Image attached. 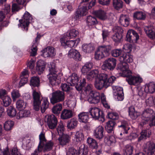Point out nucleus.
Instances as JSON below:
<instances>
[{"mask_svg": "<svg viewBox=\"0 0 155 155\" xmlns=\"http://www.w3.org/2000/svg\"><path fill=\"white\" fill-rule=\"evenodd\" d=\"M7 112L8 115L11 117H15L17 114V111L15 108L12 106L8 107Z\"/></svg>", "mask_w": 155, "mask_h": 155, "instance_id": "3c124183", "label": "nucleus"}, {"mask_svg": "<svg viewBox=\"0 0 155 155\" xmlns=\"http://www.w3.org/2000/svg\"><path fill=\"white\" fill-rule=\"evenodd\" d=\"M83 132V130L82 129H80L76 132L75 136L77 142H81L83 141L84 139Z\"/></svg>", "mask_w": 155, "mask_h": 155, "instance_id": "473e14b6", "label": "nucleus"}, {"mask_svg": "<svg viewBox=\"0 0 155 155\" xmlns=\"http://www.w3.org/2000/svg\"><path fill=\"white\" fill-rule=\"evenodd\" d=\"M68 56L70 58H72L76 61L81 60V55L80 53L77 50L71 49L69 51Z\"/></svg>", "mask_w": 155, "mask_h": 155, "instance_id": "aec40b11", "label": "nucleus"}, {"mask_svg": "<svg viewBox=\"0 0 155 155\" xmlns=\"http://www.w3.org/2000/svg\"><path fill=\"white\" fill-rule=\"evenodd\" d=\"M143 30L147 36L150 38H154L155 29L151 26H145L143 27Z\"/></svg>", "mask_w": 155, "mask_h": 155, "instance_id": "bb28decb", "label": "nucleus"}, {"mask_svg": "<svg viewBox=\"0 0 155 155\" xmlns=\"http://www.w3.org/2000/svg\"><path fill=\"white\" fill-rule=\"evenodd\" d=\"M117 93L115 97H117V99L118 101H122L124 99V94L123 89L122 88L118 87L116 89Z\"/></svg>", "mask_w": 155, "mask_h": 155, "instance_id": "ea45409f", "label": "nucleus"}, {"mask_svg": "<svg viewBox=\"0 0 155 155\" xmlns=\"http://www.w3.org/2000/svg\"><path fill=\"white\" fill-rule=\"evenodd\" d=\"M86 21L90 25H94L97 23V21L96 19L92 16L90 15L88 16L87 19Z\"/></svg>", "mask_w": 155, "mask_h": 155, "instance_id": "4d7b16f0", "label": "nucleus"}, {"mask_svg": "<svg viewBox=\"0 0 155 155\" xmlns=\"http://www.w3.org/2000/svg\"><path fill=\"white\" fill-rule=\"evenodd\" d=\"M32 19L31 15L26 11L23 15L22 19L19 20L20 24L18 25V26L21 27L27 31L28 29L29 24Z\"/></svg>", "mask_w": 155, "mask_h": 155, "instance_id": "423d86ee", "label": "nucleus"}, {"mask_svg": "<svg viewBox=\"0 0 155 155\" xmlns=\"http://www.w3.org/2000/svg\"><path fill=\"white\" fill-rule=\"evenodd\" d=\"M138 95L140 97V98L142 99H144L146 97L147 93L144 91V89L140 87L138 89Z\"/></svg>", "mask_w": 155, "mask_h": 155, "instance_id": "680f3d73", "label": "nucleus"}, {"mask_svg": "<svg viewBox=\"0 0 155 155\" xmlns=\"http://www.w3.org/2000/svg\"><path fill=\"white\" fill-rule=\"evenodd\" d=\"M30 84L33 87H38L40 84L39 78L38 77H33L31 78Z\"/></svg>", "mask_w": 155, "mask_h": 155, "instance_id": "c03bdc74", "label": "nucleus"}, {"mask_svg": "<svg viewBox=\"0 0 155 155\" xmlns=\"http://www.w3.org/2000/svg\"><path fill=\"white\" fill-rule=\"evenodd\" d=\"M78 34V31L74 29L71 30L67 32L66 36L67 38L71 39L76 37Z\"/></svg>", "mask_w": 155, "mask_h": 155, "instance_id": "37998d69", "label": "nucleus"}, {"mask_svg": "<svg viewBox=\"0 0 155 155\" xmlns=\"http://www.w3.org/2000/svg\"><path fill=\"white\" fill-rule=\"evenodd\" d=\"M101 101L103 106L107 109L110 108V106L108 104L106 100L105 96L104 93H102L101 96Z\"/></svg>", "mask_w": 155, "mask_h": 155, "instance_id": "13d9d810", "label": "nucleus"}, {"mask_svg": "<svg viewBox=\"0 0 155 155\" xmlns=\"http://www.w3.org/2000/svg\"><path fill=\"white\" fill-rule=\"evenodd\" d=\"M93 14L101 20L104 21L107 19L106 13L103 10H100L94 12Z\"/></svg>", "mask_w": 155, "mask_h": 155, "instance_id": "393cba45", "label": "nucleus"}, {"mask_svg": "<svg viewBox=\"0 0 155 155\" xmlns=\"http://www.w3.org/2000/svg\"><path fill=\"white\" fill-rule=\"evenodd\" d=\"M129 114L130 117L133 120H135L139 115V113L135 110L134 107L131 106L129 108Z\"/></svg>", "mask_w": 155, "mask_h": 155, "instance_id": "2f4dec72", "label": "nucleus"}, {"mask_svg": "<svg viewBox=\"0 0 155 155\" xmlns=\"http://www.w3.org/2000/svg\"><path fill=\"white\" fill-rule=\"evenodd\" d=\"M61 45L64 46L65 48L67 47L72 48L75 45V40H70L67 41L65 38H63L60 40Z\"/></svg>", "mask_w": 155, "mask_h": 155, "instance_id": "cd10ccee", "label": "nucleus"}, {"mask_svg": "<svg viewBox=\"0 0 155 155\" xmlns=\"http://www.w3.org/2000/svg\"><path fill=\"white\" fill-rule=\"evenodd\" d=\"M46 64L45 62L41 60L38 61L36 67V70L39 74L42 73L45 68Z\"/></svg>", "mask_w": 155, "mask_h": 155, "instance_id": "5701e85b", "label": "nucleus"}, {"mask_svg": "<svg viewBox=\"0 0 155 155\" xmlns=\"http://www.w3.org/2000/svg\"><path fill=\"white\" fill-rule=\"evenodd\" d=\"M2 99V104L3 106L5 107H7L10 105L12 102L11 98L8 96H5Z\"/></svg>", "mask_w": 155, "mask_h": 155, "instance_id": "de8ad7c7", "label": "nucleus"}, {"mask_svg": "<svg viewBox=\"0 0 155 155\" xmlns=\"http://www.w3.org/2000/svg\"><path fill=\"white\" fill-rule=\"evenodd\" d=\"M116 64L117 60L115 58H109L104 61L101 68L105 71H112L114 69Z\"/></svg>", "mask_w": 155, "mask_h": 155, "instance_id": "0eeeda50", "label": "nucleus"}, {"mask_svg": "<svg viewBox=\"0 0 155 155\" xmlns=\"http://www.w3.org/2000/svg\"><path fill=\"white\" fill-rule=\"evenodd\" d=\"M111 50V47L110 45L100 46L95 52V59L99 60L108 56Z\"/></svg>", "mask_w": 155, "mask_h": 155, "instance_id": "7ed1b4c3", "label": "nucleus"}, {"mask_svg": "<svg viewBox=\"0 0 155 155\" xmlns=\"http://www.w3.org/2000/svg\"><path fill=\"white\" fill-rule=\"evenodd\" d=\"M118 127L119 128V130L122 132L124 134H128V130H129L130 127L127 121H122L121 124L118 126Z\"/></svg>", "mask_w": 155, "mask_h": 155, "instance_id": "c85d7f7f", "label": "nucleus"}, {"mask_svg": "<svg viewBox=\"0 0 155 155\" xmlns=\"http://www.w3.org/2000/svg\"><path fill=\"white\" fill-rule=\"evenodd\" d=\"M89 0H83V1L80 3L81 6L82 5H84L87 6L88 9H90L92 6H94L95 4L96 0H92V1L90 3H88Z\"/></svg>", "mask_w": 155, "mask_h": 155, "instance_id": "8fccbe9b", "label": "nucleus"}, {"mask_svg": "<svg viewBox=\"0 0 155 155\" xmlns=\"http://www.w3.org/2000/svg\"><path fill=\"white\" fill-rule=\"evenodd\" d=\"M86 84V79L85 78H83L80 81V82L79 84L78 83V84L76 86V88L78 91L82 90Z\"/></svg>", "mask_w": 155, "mask_h": 155, "instance_id": "6e6d98bb", "label": "nucleus"}, {"mask_svg": "<svg viewBox=\"0 0 155 155\" xmlns=\"http://www.w3.org/2000/svg\"><path fill=\"white\" fill-rule=\"evenodd\" d=\"M78 124V121L77 120L73 118L68 121L67 127L70 130L73 129L77 126Z\"/></svg>", "mask_w": 155, "mask_h": 155, "instance_id": "c9c22d12", "label": "nucleus"}, {"mask_svg": "<svg viewBox=\"0 0 155 155\" xmlns=\"http://www.w3.org/2000/svg\"><path fill=\"white\" fill-rule=\"evenodd\" d=\"M150 134L149 131L147 130L143 131L141 133V135L138 138V141L140 142L143 139H146L150 137Z\"/></svg>", "mask_w": 155, "mask_h": 155, "instance_id": "49530a36", "label": "nucleus"}, {"mask_svg": "<svg viewBox=\"0 0 155 155\" xmlns=\"http://www.w3.org/2000/svg\"><path fill=\"white\" fill-rule=\"evenodd\" d=\"M155 115L154 111L150 108H147L143 112L141 116V120L139 124L141 127L149 124V121Z\"/></svg>", "mask_w": 155, "mask_h": 155, "instance_id": "39448f33", "label": "nucleus"}, {"mask_svg": "<svg viewBox=\"0 0 155 155\" xmlns=\"http://www.w3.org/2000/svg\"><path fill=\"white\" fill-rule=\"evenodd\" d=\"M94 49L93 45L91 44H85L82 46V50L86 53L91 52Z\"/></svg>", "mask_w": 155, "mask_h": 155, "instance_id": "a19ab883", "label": "nucleus"}, {"mask_svg": "<svg viewBox=\"0 0 155 155\" xmlns=\"http://www.w3.org/2000/svg\"><path fill=\"white\" fill-rule=\"evenodd\" d=\"M45 120L50 129H53L56 127L58 121L57 118L54 115H48Z\"/></svg>", "mask_w": 155, "mask_h": 155, "instance_id": "4468645a", "label": "nucleus"}, {"mask_svg": "<svg viewBox=\"0 0 155 155\" xmlns=\"http://www.w3.org/2000/svg\"><path fill=\"white\" fill-rule=\"evenodd\" d=\"M126 37L127 40L130 43H136L139 38L138 34L133 30L128 31Z\"/></svg>", "mask_w": 155, "mask_h": 155, "instance_id": "ddd939ff", "label": "nucleus"}, {"mask_svg": "<svg viewBox=\"0 0 155 155\" xmlns=\"http://www.w3.org/2000/svg\"><path fill=\"white\" fill-rule=\"evenodd\" d=\"M133 17L136 19L143 21L145 20L146 18V14L141 11H136L133 14Z\"/></svg>", "mask_w": 155, "mask_h": 155, "instance_id": "a878e982", "label": "nucleus"}, {"mask_svg": "<svg viewBox=\"0 0 155 155\" xmlns=\"http://www.w3.org/2000/svg\"><path fill=\"white\" fill-rule=\"evenodd\" d=\"M78 120L79 122L87 123L89 119V113L87 112L80 113L78 115Z\"/></svg>", "mask_w": 155, "mask_h": 155, "instance_id": "b1692460", "label": "nucleus"}, {"mask_svg": "<svg viewBox=\"0 0 155 155\" xmlns=\"http://www.w3.org/2000/svg\"><path fill=\"white\" fill-rule=\"evenodd\" d=\"M116 79V78L111 76L108 78V75L104 73L99 74L98 77L96 78L94 85L95 87L98 90L103 88H107L110 86Z\"/></svg>", "mask_w": 155, "mask_h": 155, "instance_id": "f257e3e1", "label": "nucleus"}, {"mask_svg": "<svg viewBox=\"0 0 155 155\" xmlns=\"http://www.w3.org/2000/svg\"><path fill=\"white\" fill-rule=\"evenodd\" d=\"M107 117L111 120H117L118 118V116L117 113L114 112H108Z\"/></svg>", "mask_w": 155, "mask_h": 155, "instance_id": "bf43d9fd", "label": "nucleus"}, {"mask_svg": "<svg viewBox=\"0 0 155 155\" xmlns=\"http://www.w3.org/2000/svg\"><path fill=\"white\" fill-rule=\"evenodd\" d=\"M126 72L128 74H126L125 76L126 77V80L130 85L136 86L142 82V78H141L132 75V72L130 71H127Z\"/></svg>", "mask_w": 155, "mask_h": 155, "instance_id": "9d476101", "label": "nucleus"}, {"mask_svg": "<svg viewBox=\"0 0 155 155\" xmlns=\"http://www.w3.org/2000/svg\"><path fill=\"white\" fill-rule=\"evenodd\" d=\"M93 65L91 62L86 63L81 69L82 73L84 74L87 73L92 68Z\"/></svg>", "mask_w": 155, "mask_h": 155, "instance_id": "58836bf2", "label": "nucleus"}, {"mask_svg": "<svg viewBox=\"0 0 155 155\" xmlns=\"http://www.w3.org/2000/svg\"><path fill=\"white\" fill-rule=\"evenodd\" d=\"M101 95L99 92L95 91L90 92L88 101L91 104H97L100 101Z\"/></svg>", "mask_w": 155, "mask_h": 155, "instance_id": "f8f14e48", "label": "nucleus"}, {"mask_svg": "<svg viewBox=\"0 0 155 155\" xmlns=\"http://www.w3.org/2000/svg\"><path fill=\"white\" fill-rule=\"evenodd\" d=\"M92 117L95 120H99L103 122L105 120L104 114L102 110L97 107H93L89 110Z\"/></svg>", "mask_w": 155, "mask_h": 155, "instance_id": "6e6552de", "label": "nucleus"}, {"mask_svg": "<svg viewBox=\"0 0 155 155\" xmlns=\"http://www.w3.org/2000/svg\"><path fill=\"white\" fill-rule=\"evenodd\" d=\"M123 38V35L115 33L111 37L113 40L116 43H119L121 42Z\"/></svg>", "mask_w": 155, "mask_h": 155, "instance_id": "a18cd8bd", "label": "nucleus"}, {"mask_svg": "<svg viewBox=\"0 0 155 155\" xmlns=\"http://www.w3.org/2000/svg\"><path fill=\"white\" fill-rule=\"evenodd\" d=\"M112 5L115 9L118 10L123 8V2L121 0H113Z\"/></svg>", "mask_w": 155, "mask_h": 155, "instance_id": "e433bc0d", "label": "nucleus"}, {"mask_svg": "<svg viewBox=\"0 0 155 155\" xmlns=\"http://www.w3.org/2000/svg\"><path fill=\"white\" fill-rule=\"evenodd\" d=\"M145 151L147 155H155V144L151 141L147 142L146 144Z\"/></svg>", "mask_w": 155, "mask_h": 155, "instance_id": "2eb2a0df", "label": "nucleus"}, {"mask_svg": "<svg viewBox=\"0 0 155 155\" xmlns=\"http://www.w3.org/2000/svg\"><path fill=\"white\" fill-rule=\"evenodd\" d=\"M37 43H34L32 45L31 50V52L30 56H35L37 53Z\"/></svg>", "mask_w": 155, "mask_h": 155, "instance_id": "69168bd1", "label": "nucleus"}, {"mask_svg": "<svg viewBox=\"0 0 155 155\" xmlns=\"http://www.w3.org/2000/svg\"><path fill=\"white\" fill-rule=\"evenodd\" d=\"M121 62L122 63L118 64L117 68V69H119L122 71H123L124 73L125 74V76L126 74H128V73L126 72L128 71H130L128 70L129 68L128 65L127 63L124 62Z\"/></svg>", "mask_w": 155, "mask_h": 155, "instance_id": "4c0bfd02", "label": "nucleus"}, {"mask_svg": "<svg viewBox=\"0 0 155 155\" xmlns=\"http://www.w3.org/2000/svg\"><path fill=\"white\" fill-rule=\"evenodd\" d=\"M42 51V54L41 55L44 58L52 57L55 54L54 48L52 47H48Z\"/></svg>", "mask_w": 155, "mask_h": 155, "instance_id": "dca6fc26", "label": "nucleus"}, {"mask_svg": "<svg viewBox=\"0 0 155 155\" xmlns=\"http://www.w3.org/2000/svg\"><path fill=\"white\" fill-rule=\"evenodd\" d=\"M33 96L34 109L36 111H38L40 107L41 112L42 113H44L49 107V102L48 98H42V100H41L39 94L35 91H33Z\"/></svg>", "mask_w": 155, "mask_h": 155, "instance_id": "f03ea898", "label": "nucleus"}, {"mask_svg": "<svg viewBox=\"0 0 155 155\" xmlns=\"http://www.w3.org/2000/svg\"><path fill=\"white\" fill-rule=\"evenodd\" d=\"M78 155H88V149L85 147L80 149L78 152Z\"/></svg>", "mask_w": 155, "mask_h": 155, "instance_id": "338daca9", "label": "nucleus"}, {"mask_svg": "<svg viewBox=\"0 0 155 155\" xmlns=\"http://www.w3.org/2000/svg\"><path fill=\"white\" fill-rule=\"evenodd\" d=\"M73 116V113L71 110L65 109L61 112V117L62 119L65 120L70 119Z\"/></svg>", "mask_w": 155, "mask_h": 155, "instance_id": "4be33fe9", "label": "nucleus"}, {"mask_svg": "<svg viewBox=\"0 0 155 155\" xmlns=\"http://www.w3.org/2000/svg\"><path fill=\"white\" fill-rule=\"evenodd\" d=\"M30 114V112L29 110H20L18 114L20 118L29 116Z\"/></svg>", "mask_w": 155, "mask_h": 155, "instance_id": "052dcab7", "label": "nucleus"}, {"mask_svg": "<svg viewBox=\"0 0 155 155\" xmlns=\"http://www.w3.org/2000/svg\"><path fill=\"white\" fill-rule=\"evenodd\" d=\"M64 98V92L60 90H58L51 94V97L50 98L51 103L54 104L63 101Z\"/></svg>", "mask_w": 155, "mask_h": 155, "instance_id": "1a4fd4ad", "label": "nucleus"}, {"mask_svg": "<svg viewBox=\"0 0 155 155\" xmlns=\"http://www.w3.org/2000/svg\"><path fill=\"white\" fill-rule=\"evenodd\" d=\"M26 103L23 100L19 99L16 103V107L19 109H22L25 108Z\"/></svg>", "mask_w": 155, "mask_h": 155, "instance_id": "5fc2aeb1", "label": "nucleus"}, {"mask_svg": "<svg viewBox=\"0 0 155 155\" xmlns=\"http://www.w3.org/2000/svg\"><path fill=\"white\" fill-rule=\"evenodd\" d=\"M14 124V122L11 120H8L5 122L4 124V128L7 131L11 130Z\"/></svg>", "mask_w": 155, "mask_h": 155, "instance_id": "603ef678", "label": "nucleus"}, {"mask_svg": "<svg viewBox=\"0 0 155 155\" xmlns=\"http://www.w3.org/2000/svg\"><path fill=\"white\" fill-rule=\"evenodd\" d=\"M61 87L62 91L66 92H69L71 90L73 89L69 85L65 83L62 84Z\"/></svg>", "mask_w": 155, "mask_h": 155, "instance_id": "e2e57ef3", "label": "nucleus"}, {"mask_svg": "<svg viewBox=\"0 0 155 155\" xmlns=\"http://www.w3.org/2000/svg\"><path fill=\"white\" fill-rule=\"evenodd\" d=\"M64 129V126L62 124H58V127L57 128V130L60 136H61L62 135L65 134L63 133Z\"/></svg>", "mask_w": 155, "mask_h": 155, "instance_id": "0e129e2a", "label": "nucleus"}, {"mask_svg": "<svg viewBox=\"0 0 155 155\" xmlns=\"http://www.w3.org/2000/svg\"><path fill=\"white\" fill-rule=\"evenodd\" d=\"M41 143H39L38 146H39L40 149L41 151L43 150L44 152H46L51 150L53 145V143L52 142L49 141L47 142L46 141L41 144Z\"/></svg>", "mask_w": 155, "mask_h": 155, "instance_id": "a211bd4d", "label": "nucleus"}, {"mask_svg": "<svg viewBox=\"0 0 155 155\" xmlns=\"http://www.w3.org/2000/svg\"><path fill=\"white\" fill-rule=\"evenodd\" d=\"M49 76L48 77L50 83L52 85H58L60 83V81L57 79L58 76L57 71L55 68V64L52 63L49 67Z\"/></svg>", "mask_w": 155, "mask_h": 155, "instance_id": "20e7f679", "label": "nucleus"}, {"mask_svg": "<svg viewBox=\"0 0 155 155\" xmlns=\"http://www.w3.org/2000/svg\"><path fill=\"white\" fill-rule=\"evenodd\" d=\"M116 124L114 120H110L106 124L105 129L106 131L108 133H111L113 131L114 126Z\"/></svg>", "mask_w": 155, "mask_h": 155, "instance_id": "f704fd0d", "label": "nucleus"}, {"mask_svg": "<svg viewBox=\"0 0 155 155\" xmlns=\"http://www.w3.org/2000/svg\"><path fill=\"white\" fill-rule=\"evenodd\" d=\"M87 141L90 147L92 148L97 149L98 147L97 143L96 140L91 137H88Z\"/></svg>", "mask_w": 155, "mask_h": 155, "instance_id": "79ce46f5", "label": "nucleus"}, {"mask_svg": "<svg viewBox=\"0 0 155 155\" xmlns=\"http://www.w3.org/2000/svg\"><path fill=\"white\" fill-rule=\"evenodd\" d=\"M68 81H69L70 84L72 86H75L79 83V78L77 74L73 73L71 77H69L68 79Z\"/></svg>", "mask_w": 155, "mask_h": 155, "instance_id": "7c9ffc66", "label": "nucleus"}, {"mask_svg": "<svg viewBox=\"0 0 155 155\" xmlns=\"http://www.w3.org/2000/svg\"><path fill=\"white\" fill-rule=\"evenodd\" d=\"M133 151V147L129 145H127L123 151L124 155H132Z\"/></svg>", "mask_w": 155, "mask_h": 155, "instance_id": "09e8293b", "label": "nucleus"}, {"mask_svg": "<svg viewBox=\"0 0 155 155\" xmlns=\"http://www.w3.org/2000/svg\"><path fill=\"white\" fill-rule=\"evenodd\" d=\"M66 155H78V152L73 147L69 149Z\"/></svg>", "mask_w": 155, "mask_h": 155, "instance_id": "774afa93", "label": "nucleus"}, {"mask_svg": "<svg viewBox=\"0 0 155 155\" xmlns=\"http://www.w3.org/2000/svg\"><path fill=\"white\" fill-rule=\"evenodd\" d=\"M144 91L147 93L152 94L155 91V84L150 82L145 85Z\"/></svg>", "mask_w": 155, "mask_h": 155, "instance_id": "72a5a7b5", "label": "nucleus"}, {"mask_svg": "<svg viewBox=\"0 0 155 155\" xmlns=\"http://www.w3.org/2000/svg\"><path fill=\"white\" fill-rule=\"evenodd\" d=\"M119 60L120 62L130 63L133 61V57L130 53H125L120 57Z\"/></svg>", "mask_w": 155, "mask_h": 155, "instance_id": "412c9836", "label": "nucleus"}, {"mask_svg": "<svg viewBox=\"0 0 155 155\" xmlns=\"http://www.w3.org/2000/svg\"><path fill=\"white\" fill-rule=\"evenodd\" d=\"M88 9H89L87 6H81L80 5L74 13L73 18L75 20H77L80 18L81 17L85 16L87 13Z\"/></svg>", "mask_w": 155, "mask_h": 155, "instance_id": "9b49d317", "label": "nucleus"}, {"mask_svg": "<svg viewBox=\"0 0 155 155\" xmlns=\"http://www.w3.org/2000/svg\"><path fill=\"white\" fill-rule=\"evenodd\" d=\"M62 109V105L61 104H58L54 106L52 109L53 113L58 114Z\"/></svg>", "mask_w": 155, "mask_h": 155, "instance_id": "864d4df0", "label": "nucleus"}, {"mask_svg": "<svg viewBox=\"0 0 155 155\" xmlns=\"http://www.w3.org/2000/svg\"><path fill=\"white\" fill-rule=\"evenodd\" d=\"M59 144L64 146L68 145L71 141V137L68 134H65L60 136L58 139Z\"/></svg>", "mask_w": 155, "mask_h": 155, "instance_id": "6ab92c4d", "label": "nucleus"}, {"mask_svg": "<svg viewBox=\"0 0 155 155\" xmlns=\"http://www.w3.org/2000/svg\"><path fill=\"white\" fill-rule=\"evenodd\" d=\"M104 135V129L102 126H99L94 130L93 136L95 138L100 140L103 138Z\"/></svg>", "mask_w": 155, "mask_h": 155, "instance_id": "f3484780", "label": "nucleus"}, {"mask_svg": "<svg viewBox=\"0 0 155 155\" xmlns=\"http://www.w3.org/2000/svg\"><path fill=\"white\" fill-rule=\"evenodd\" d=\"M119 22L122 25L127 27L129 24V18L126 15L122 14L120 16Z\"/></svg>", "mask_w": 155, "mask_h": 155, "instance_id": "c756f323", "label": "nucleus"}]
</instances>
